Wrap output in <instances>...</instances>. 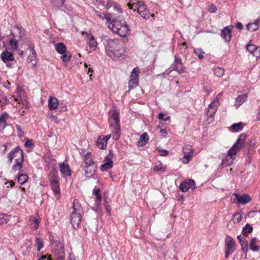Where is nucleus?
Instances as JSON below:
<instances>
[{"instance_id":"nucleus-44","label":"nucleus","mask_w":260,"mask_h":260,"mask_svg":"<svg viewBox=\"0 0 260 260\" xmlns=\"http://www.w3.org/2000/svg\"><path fill=\"white\" fill-rule=\"evenodd\" d=\"M257 46L253 45V44H248L246 46L247 50L249 51L251 54L254 51L255 49H257Z\"/></svg>"},{"instance_id":"nucleus-15","label":"nucleus","mask_w":260,"mask_h":260,"mask_svg":"<svg viewBox=\"0 0 260 260\" xmlns=\"http://www.w3.org/2000/svg\"><path fill=\"white\" fill-rule=\"evenodd\" d=\"M97 166H84V175L88 178L94 176Z\"/></svg>"},{"instance_id":"nucleus-54","label":"nucleus","mask_w":260,"mask_h":260,"mask_svg":"<svg viewBox=\"0 0 260 260\" xmlns=\"http://www.w3.org/2000/svg\"><path fill=\"white\" fill-rule=\"evenodd\" d=\"M208 10L211 13H214L217 11V7L215 6L212 5L209 7Z\"/></svg>"},{"instance_id":"nucleus-40","label":"nucleus","mask_w":260,"mask_h":260,"mask_svg":"<svg viewBox=\"0 0 260 260\" xmlns=\"http://www.w3.org/2000/svg\"><path fill=\"white\" fill-rule=\"evenodd\" d=\"M51 186L52 189L54 191V192L56 193H60V188L59 186L58 182H56L54 183H51Z\"/></svg>"},{"instance_id":"nucleus-20","label":"nucleus","mask_w":260,"mask_h":260,"mask_svg":"<svg viewBox=\"0 0 260 260\" xmlns=\"http://www.w3.org/2000/svg\"><path fill=\"white\" fill-rule=\"evenodd\" d=\"M60 172L64 176H70L71 175V172L68 165H65L62 163L59 165Z\"/></svg>"},{"instance_id":"nucleus-12","label":"nucleus","mask_w":260,"mask_h":260,"mask_svg":"<svg viewBox=\"0 0 260 260\" xmlns=\"http://www.w3.org/2000/svg\"><path fill=\"white\" fill-rule=\"evenodd\" d=\"M179 187L183 192H186L189 188L193 190L195 188L194 181L192 179L183 181L180 184Z\"/></svg>"},{"instance_id":"nucleus-48","label":"nucleus","mask_w":260,"mask_h":260,"mask_svg":"<svg viewBox=\"0 0 260 260\" xmlns=\"http://www.w3.org/2000/svg\"><path fill=\"white\" fill-rule=\"evenodd\" d=\"M27 45L28 46L29 49H30V52H34V54H35V47L34 45L31 41H28L27 43Z\"/></svg>"},{"instance_id":"nucleus-29","label":"nucleus","mask_w":260,"mask_h":260,"mask_svg":"<svg viewBox=\"0 0 260 260\" xmlns=\"http://www.w3.org/2000/svg\"><path fill=\"white\" fill-rule=\"evenodd\" d=\"M28 179V176L25 174H21L18 177V182L20 184H24Z\"/></svg>"},{"instance_id":"nucleus-21","label":"nucleus","mask_w":260,"mask_h":260,"mask_svg":"<svg viewBox=\"0 0 260 260\" xmlns=\"http://www.w3.org/2000/svg\"><path fill=\"white\" fill-rule=\"evenodd\" d=\"M247 98L246 94L239 95L236 99L235 101V104L234 106L236 109L238 108L241 105H242L246 101Z\"/></svg>"},{"instance_id":"nucleus-42","label":"nucleus","mask_w":260,"mask_h":260,"mask_svg":"<svg viewBox=\"0 0 260 260\" xmlns=\"http://www.w3.org/2000/svg\"><path fill=\"white\" fill-rule=\"evenodd\" d=\"M242 217L240 213H236L233 215V220L235 223H239L242 220Z\"/></svg>"},{"instance_id":"nucleus-39","label":"nucleus","mask_w":260,"mask_h":260,"mask_svg":"<svg viewBox=\"0 0 260 260\" xmlns=\"http://www.w3.org/2000/svg\"><path fill=\"white\" fill-rule=\"evenodd\" d=\"M193 52L198 55L199 59H202L204 58L203 54H204L205 52L202 50V49L199 48L194 49Z\"/></svg>"},{"instance_id":"nucleus-47","label":"nucleus","mask_w":260,"mask_h":260,"mask_svg":"<svg viewBox=\"0 0 260 260\" xmlns=\"http://www.w3.org/2000/svg\"><path fill=\"white\" fill-rule=\"evenodd\" d=\"M254 56H255L256 58H260V47H257V49L254 50V51L252 54Z\"/></svg>"},{"instance_id":"nucleus-7","label":"nucleus","mask_w":260,"mask_h":260,"mask_svg":"<svg viewBox=\"0 0 260 260\" xmlns=\"http://www.w3.org/2000/svg\"><path fill=\"white\" fill-rule=\"evenodd\" d=\"M225 258H228L229 255L232 254L236 250V242L235 240L230 236H226L225 239Z\"/></svg>"},{"instance_id":"nucleus-57","label":"nucleus","mask_w":260,"mask_h":260,"mask_svg":"<svg viewBox=\"0 0 260 260\" xmlns=\"http://www.w3.org/2000/svg\"><path fill=\"white\" fill-rule=\"evenodd\" d=\"M0 148L3 153H5L7 149V146L6 144H3L1 146Z\"/></svg>"},{"instance_id":"nucleus-30","label":"nucleus","mask_w":260,"mask_h":260,"mask_svg":"<svg viewBox=\"0 0 260 260\" xmlns=\"http://www.w3.org/2000/svg\"><path fill=\"white\" fill-rule=\"evenodd\" d=\"M93 193L95 195L97 204L101 202L102 196L100 194V189L95 187L93 190Z\"/></svg>"},{"instance_id":"nucleus-19","label":"nucleus","mask_w":260,"mask_h":260,"mask_svg":"<svg viewBox=\"0 0 260 260\" xmlns=\"http://www.w3.org/2000/svg\"><path fill=\"white\" fill-rule=\"evenodd\" d=\"M40 220L41 219L39 217H30L29 218L30 228L34 230H37L40 224Z\"/></svg>"},{"instance_id":"nucleus-3","label":"nucleus","mask_w":260,"mask_h":260,"mask_svg":"<svg viewBox=\"0 0 260 260\" xmlns=\"http://www.w3.org/2000/svg\"><path fill=\"white\" fill-rule=\"evenodd\" d=\"M246 137V136L245 134H242L239 135L236 143L228 151V153L225 158L222 160L224 165L225 166H230L233 164L235 156L237 152L243 147Z\"/></svg>"},{"instance_id":"nucleus-22","label":"nucleus","mask_w":260,"mask_h":260,"mask_svg":"<svg viewBox=\"0 0 260 260\" xmlns=\"http://www.w3.org/2000/svg\"><path fill=\"white\" fill-rule=\"evenodd\" d=\"M149 140V137L146 133H143L140 137L138 142L139 146H143L145 145Z\"/></svg>"},{"instance_id":"nucleus-14","label":"nucleus","mask_w":260,"mask_h":260,"mask_svg":"<svg viewBox=\"0 0 260 260\" xmlns=\"http://www.w3.org/2000/svg\"><path fill=\"white\" fill-rule=\"evenodd\" d=\"M1 58L2 60L7 63V67H11V64L7 63L8 61H12L14 59V57L13 53L8 51H4L1 54Z\"/></svg>"},{"instance_id":"nucleus-8","label":"nucleus","mask_w":260,"mask_h":260,"mask_svg":"<svg viewBox=\"0 0 260 260\" xmlns=\"http://www.w3.org/2000/svg\"><path fill=\"white\" fill-rule=\"evenodd\" d=\"M170 67L172 71H176L179 74L186 73V69L182 62V59L177 56H175L174 61Z\"/></svg>"},{"instance_id":"nucleus-18","label":"nucleus","mask_w":260,"mask_h":260,"mask_svg":"<svg viewBox=\"0 0 260 260\" xmlns=\"http://www.w3.org/2000/svg\"><path fill=\"white\" fill-rule=\"evenodd\" d=\"M59 105L58 100L52 96H50L48 100V107L51 110L56 109Z\"/></svg>"},{"instance_id":"nucleus-46","label":"nucleus","mask_w":260,"mask_h":260,"mask_svg":"<svg viewBox=\"0 0 260 260\" xmlns=\"http://www.w3.org/2000/svg\"><path fill=\"white\" fill-rule=\"evenodd\" d=\"M31 54L29 55L27 57V61L28 62H31L33 60H35L37 58V53L35 52V54H34V52H31Z\"/></svg>"},{"instance_id":"nucleus-35","label":"nucleus","mask_w":260,"mask_h":260,"mask_svg":"<svg viewBox=\"0 0 260 260\" xmlns=\"http://www.w3.org/2000/svg\"><path fill=\"white\" fill-rule=\"evenodd\" d=\"M224 73V69L221 67H216L214 70V74L218 77H221L223 75Z\"/></svg>"},{"instance_id":"nucleus-5","label":"nucleus","mask_w":260,"mask_h":260,"mask_svg":"<svg viewBox=\"0 0 260 260\" xmlns=\"http://www.w3.org/2000/svg\"><path fill=\"white\" fill-rule=\"evenodd\" d=\"M108 121L110 125L114 128L113 132V139L117 140L120 136V125L119 121V113L116 110L109 111Z\"/></svg>"},{"instance_id":"nucleus-4","label":"nucleus","mask_w":260,"mask_h":260,"mask_svg":"<svg viewBox=\"0 0 260 260\" xmlns=\"http://www.w3.org/2000/svg\"><path fill=\"white\" fill-rule=\"evenodd\" d=\"M73 204V205L70 209V220L73 228L74 229H77L81 223L83 209L76 200H74Z\"/></svg>"},{"instance_id":"nucleus-6","label":"nucleus","mask_w":260,"mask_h":260,"mask_svg":"<svg viewBox=\"0 0 260 260\" xmlns=\"http://www.w3.org/2000/svg\"><path fill=\"white\" fill-rule=\"evenodd\" d=\"M8 157L10 162H12L13 158L17 157L15 159V163L13 166V170L19 171L22 167L24 161L23 151L19 146L13 149L8 154Z\"/></svg>"},{"instance_id":"nucleus-31","label":"nucleus","mask_w":260,"mask_h":260,"mask_svg":"<svg viewBox=\"0 0 260 260\" xmlns=\"http://www.w3.org/2000/svg\"><path fill=\"white\" fill-rule=\"evenodd\" d=\"M139 69L138 67L135 68L131 73L130 79L139 80Z\"/></svg>"},{"instance_id":"nucleus-59","label":"nucleus","mask_w":260,"mask_h":260,"mask_svg":"<svg viewBox=\"0 0 260 260\" xmlns=\"http://www.w3.org/2000/svg\"><path fill=\"white\" fill-rule=\"evenodd\" d=\"M162 169V164H160V166H156L153 168L154 171H158Z\"/></svg>"},{"instance_id":"nucleus-58","label":"nucleus","mask_w":260,"mask_h":260,"mask_svg":"<svg viewBox=\"0 0 260 260\" xmlns=\"http://www.w3.org/2000/svg\"><path fill=\"white\" fill-rule=\"evenodd\" d=\"M236 27L239 30H242L243 28V26L241 22H238L236 24Z\"/></svg>"},{"instance_id":"nucleus-32","label":"nucleus","mask_w":260,"mask_h":260,"mask_svg":"<svg viewBox=\"0 0 260 260\" xmlns=\"http://www.w3.org/2000/svg\"><path fill=\"white\" fill-rule=\"evenodd\" d=\"M257 241L256 238H253L250 242V249L253 251H258L259 249V246L255 245Z\"/></svg>"},{"instance_id":"nucleus-64","label":"nucleus","mask_w":260,"mask_h":260,"mask_svg":"<svg viewBox=\"0 0 260 260\" xmlns=\"http://www.w3.org/2000/svg\"><path fill=\"white\" fill-rule=\"evenodd\" d=\"M46 256L47 255H42L38 259V260H46Z\"/></svg>"},{"instance_id":"nucleus-37","label":"nucleus","mask_w":260,"mask_h":260,"mask_svg":"<svg viewBox=\"0 0 260 260\" xmlns=\"http://www.w3.org/2000/svg\"><path fill=\"white\" fill-rule=\"evenodd\" d=\"M36 246L37 247V250L40 251L41 249L44 247V242L40 238H36Z\"/></svg>"},{"instance_id":"nucleus-27","label":"nucleus","mask_w":260,"mask_h":260,"mask_svg":"<svg viewBox=\"0 0 260 260\" xmlns=\"http://www.w3.org/2000/svg\"><path fill=\"white\" fill-rule=\"evenodd\" d=\"M258 22L259 20H256L253 23H248L246 26L247 29L251 31L256 30L258 28Z\"/></svg>"},{"instance_id":"nucleus-43","label":"nucleus","mask_w":260,"mask_h":260,"mask_svg":"<svg viewBox=\"0 0 260 260\" xmlns=\"http://www.w3.org/2000/svg\"><path fill=\"white\" fill-rule=\"evenodd\" d=\"M10 45L13 50L18 49V41L15 39H12L10 40Z\"/></svg>"},{"instance_id":"nucleus-24","label":"nucleus","mask_w":260,"mask_h":260,"mask_svg":"<svg viewBox=\"0 0 260 260\" xmlns=\"http://www.w3.org/2000/svg\"><path fill=\"white\" fill-rule=\"evenodd\" d=\"M55 49L59 54H63L67 51V47L63 43H58L55 44Z\"/></svg>"},{"instance_id":"nucleus-9","label":"nucleus","mask_w":260,"mask_h":260,"mask_svg":"<svg viewBox=\"0 0 260 260\" xmlns=\"http://www.w3.org/2000/svg\"><path fill=\"white\" fill-rule=\"evenodd\" d=\"M137 11L139 15L144 19H148L150 17L149 11L147 9L146 5L143 2L138 1L136 4Z\"/></svg>"},{"instance_id":"nucleus-26","label":"nucleus","mask_w":260,"mask_h":260,"mask_svg":"<svg viewBox=\"0 0 260 260\" xmlns=\"http://www.w3.org/2000/svg\"><path fill=\"white\" fill-rule=\"evenodd\" d=\"M9 115L6 112H4L0 115V125L3 128H5L7 126V120L8 119Z\"/></svg>"},{"instance_id":"nucleus-56","label":"nucleus","mask_w":260,"mask_h":260,"mask_svg":"<svg viewBox=\"0 0 260 260\" xmlns=\"http://www.w3.org/2000/svg\"><path fill=\"white\" fill-rule=\"evenodd\" d=\"M159 151L161 152L160 155L162 156H166L169 153L168 151L166 150H159Z\"/></svg>"},{"instance_id":"nucleus-17","label":"nucleus","mask_w":260,"mask_h":260,"mask_svg":"<svg viewBox=\"0 0 260 260\" xmlns=\"http://www.w3.org/2000/svg\"><path fill=\"white\" fill-rule=\"evenodd\" d=\"M83 162L85 164L84 166H96V164L93 161L91 153L90 152H88L84 155Z\"/></svg>"},{"instance_id":"nucleus-50","label":"nucleus","mask_w":260,"mask_h":260,"mask_svg":"<svg viewBox=\"0 0 260 260\" xmlns=\"http://www.w3.org/2000/svg\"><path fill=\"white\" fill-rule=\"evenodd\" d=\"M85 34L86 38L89 40V42L90 41H92V40H94V38L93 36L90 33H85V32H82V34Z\"/></svg>"},{"instance_id":"nucleus-45","label":"nucleus","mask_w":260,"mask_h":260,"mask_svg":"<svg viewBox=\"0 0 260 260\" xmlns=\"http://www.w3.org/2000/svg\"><path fill=\"white\" fill-rule=\"evenodd\" d=\"M216 110L217 109L215 108H210L208 107L207 115L210 117L212 116L215 114Z\"/></svg>"},{"instance_id":"nucleus-41","label":"nucleus","mask_w":260,"mask_h":260,"mask_svg":"<svg viewBox=\"0 0 260 260\" xmlns=\"http://www.w3.org/2000/svg\"><path fill=\"white\" fill-rule=\"evenodd\" d=\"M8 216L4 214H0V225L6 224L8 222Z\"/></svg>"},{"instance_id":"nucleus-52","label":"nucleus","mask_w":260,"mask_h":260,"mask_svg":"<svg viewBox=\"0 0 260 260\" xmlns=\"http://www.w3.org/2000/svg\"><path fill=\"white\" fill-rule=\"evenodd\" d=\"M16 128H17V131H18V136H19L20 137H21L23 136L24 133H23V132H22L21 131L20 126L18 125H16Z\"/></svg>"},{"instance_id":"nucleus-51","label":"nucleus","mask_w":260,"mask_h":260,"mask_svg":"<svg viewBox=\"0 0 260 260\" xmlns=\"http://www.w3.org/2000/svg\"><path fill=\"white\" fill-rule=\"evenodd\" d=\"M218 100L213 101L208 107L210 108H215L217 109L218 107Z\"/></svg>"},{"instance_id":"nucleus-62","label":"nucleus","mask_w":260,"mask_h":260,"mask_svg":"<svg viewBox=\"0 0 260 260\" xmlns=\"http://www.w3.org/2000/svg\"><path fill=\"white\" fill-rule=\"evenodd\" d=\"M6 184H9L10 186L12 187L15 185V183L13 181H11L10 182H7Z\"/></svg>"},{"instance_id":"nucleus-2","label":"nucleus","mask_w":260,"mask_h":260,"mask_svg":"<svg viewBox=\"0 0 260 260\" xmlns=\"http://www.w3.org/2000/svg\"><path fill=\"white\" fill-rule=\"evenodd\" d=\"M108 27L114 33L122 37H125L130 30L124 18L120 16L113 19Z\"/></svg>"},{"instance_id":"nucleus-1","label":"nucleus","mask_w":260,"mask_h":260,"mask_svg":"<svg viewBox=\"0 0 260 260\" xmlns=\"http://www.w3.org/2000/svg\"><path fill=\"white\" fill-rule=\"evenodd\" d=\"M106 54L113 60L123 59L125 57L123 45L118 39H104Z\"/></svg>"},{"instance_id":"nucleus-53","label":"nucleus","mask_w":260,"mask_h":260,"mask_svg":"<svg viewBox=\"0 0 260 260\" xmlns=\"http://www.w3.org/2000/svg\"><path fill=\"white\" fill-rule=\"evenodd\" d=\"M89 45L90 48H95L97 46L96 41L94 40H92V41H90L89 42Z\"/></svg>"},{"instance_id":"nucleus-28","label":"nucleus","mask_w":260,"mask_h":260,"mask_svg":"<svg viewBox=\"0 0 260 260\" xmlns=\"http://www.w3.org/2000/svg\"><path fill=\"white\" fill-rule=\"evenodd\" d=\"M252 226L248 223L246 224V225L243 228L242 232L243 236H247L249 233L252 232Z\"/></svg>"},{"instance_id":"nucleus-16","label":"nucleus","mask_w":260,"mask_h":260,"mask_svg":"<svg viewBox=\"0 0 260 260\" xmlns=\"http://www.w3.org/2000/svg\"><path fill=\"white\" fill-rule=\"evenodd\" d=\"M231 32L232 30L229 28V26H225L221 30L220 36L224 41L229 42L231 39Z\"/></svg>"},{"instance_id":"nucleus-38","label":"nucleus","mask_w":260,"mask_h":260,"mask_svg":"<svg viewBox=\"0 0 260 260\" xmlns=\"http://www.w3.org/2000/svg\"><path fill=\"white\" fill-rule=\"evenodd\" d=\"M240 243L241 246L242 250L246 254L248 252V243L247 240L241 241Z\"/></svg>"},{"instance_id":"nucleus-10","label":"nucleus","mask_w":260,"mask_h":260,"mask_svg":"<svg viewBox=\"0 0 260 260\" xmlns=\"http://www.w3.org/2000/svg\"><path fill=\"white\" fill-rule=\"evenodd\" d=\"M184 156L182 158L184 164H187L191 160L194 150L191 148V146H186L183 149Z\"/></svg>"},{"instance_id":"nucleus-60","label":"nucleus","mask_w":260,"mask_h":260,"mask_svg":"<svg viewBox=\"0 0 260 260\" xmlns=\"http://www.w3.org/2000/svg\"><path fill=\"white\" fill-rule=\"evenodd\" d=\"M103 16H104V18L107 20L108 22H112L111 19L109 16L104 13L103 14Z\"/></svg>"},{"instance_id":"nucleus-49","label":"nucleus","mask_w":260,"mask_h":260,"mask_svg":"<svg viewBox=\"0 0 260 260\" xmlns=\"http://www.w3.org/2000/svg\"><path fill=\"white\" fill-rule=\"evenodd\" d=\"M24 146L26 147H28V148H29L32 146H34L33 143H32V140L31 139L27 140L25 142Z\"/></svg>"},{"instance_id":"nucleus-11","label":"nucleus","mask_w":260,"mask_h":260,"mask_svg":"<svg viewBox=\"0 0 260 260\" xmlns=\"http://www.w3.org/2000/svg\"><path fill=\"white\" fill-rule=\"evenodd\" d=\"M113 166V161L112 160V155L110 153L106 157L103 161V164L101 165L100 169L102 172L112 168Z\"/></svg>"},{"instance_id":"nucleus-34","label":"nucleus","mask_w":260,"mask_h":260,"mask_svg":"<svg viewBox=\"0 0 260 260\" xmlns=\"http://www.w3.org/2000/svg\"><path fill=\"white\" fill-rule=\"evenodd\" d=\"M139 84V80H134L130 79L128 82V88L129 90L133 89L136 88Z\"/></svg>"},{"instance_id":"nucleus-25","label":"nucleus","mask_w":260,"mask_h":260,"mask_svg":"<svg viewBox=\"0 0 260 260\" xmlns=\"http://www.w3.org/2000/svg\"><path fill=\"white\" fill-rule=\"evenodd\" d=\"M96 145L100 149H105L107 145L106 140L104 139L102 136H100L97 139Z\"/></svg>"},{"instance_id":"nucleus-61","label":"nucleus","mask_w":260,"mask_h":260,"mask_svg":"<svg viewBox=\"0 0 260 260\" xmlns=\"http://www.w3.org/2000/svg\"><path fill=\"white\" fill-rule=\"evenodd\" d=\"M165 115L164 113H160L158 115V118L159 119V120H164L165 118Z\"/></svg>"},{"instance_id":"nucleus-55","label":"nucleus","mask_w":260,"mask_h":260,"mask_svg":"<svg viewBox=\"0 0 260 260\" xmlns=\"http://www.w3.org/2000/svg\"><path fill=\"white\" fill-rule=\"evenodd\" d=\"M172 71H173L172 70V69L170 67L169 69L166 70L165 71V72H164L163 73L160 74V75H161V76H162L163 77H165L166 76L168 75L169 74H170V73L171 72H172Z\"/></svg>"},{"instance_id":"nucleus-33","label":"nucleus","mask_w":260,"mask_h":260,"mask_svg":"<svg viewBox=\"0 0 260 260\" xmlns=\"http://www.w3.org/2000/svg\"><path fill=\"white\" fill-rule=\"evenodd\" d=\"M231 128L234 132H238L243 128V123L242 122H239L233 124L231 126Z\"/></svg>"},{"instance_id":"nucleus-13","label":"nucleus","mask_w":260,"mask_h":260,"mask_svg":"<svg viewBox=\"0 0 260 260\" xmlns=\"http://www.w3.org/2000/svg\"><path fill=\"white\" fill-rule=\"evenodd\" d=\"M233 195L235 196L237 200V202L239 204L244 205L248 203L251 201V198L250 197L249 195L247 194H244L243 195H239V194L237 193H234Z\"/></svg>"},{"instance_id":"nucleus-36","label":"nucleus","mask_w":260,"mask_h":260,"mask_svg":"<svg viewBox=\"0 0 260 260\" xmlns=\"http://www.w3.org/2000/svg\"><path fill=\"white\" fill-rule=\"evenodd\" d=\"M62 55L60 56V58L63 62H67L69 61L72 55L71 54L70 52H65L63 54H61Z\"/></svg>"},{"instance_id":"nucleus-63","label":"nucleus","mask_w":260,"mask_h":260,"mask_svg":"<svg viewBox=\"0 0 260 260\" xmlns=\"http://www.w3.org/2000/svg\"><path fill=\"white\" fill-rule=\"evenodd\" d=\"M111 137V135L110 134V135H107L105 137H103V138L105 140H106V142H107L108 140H109Z\"/></svg>"},{"instance_id":"nucleus-23","label":"nucleus","mask_w":260,"mask_h":260,"mask_svg":"<svg viewBox=\"0 0 260 260\" xmlns=\"http://www.w3.org/2000/svg\"><path fill=\"white\" fill-rule=\"evenodd\" d=\"M48 177L50 184L58 182V178L57 171L55 170H52L49 174Z\"/></svg>"}]
</instances>
